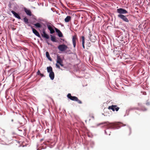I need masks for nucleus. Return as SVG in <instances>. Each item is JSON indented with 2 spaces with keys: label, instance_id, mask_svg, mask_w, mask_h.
Returning <instances> with one entry per match:
<instances>
[{
  "label": "nucleus",
  "instance_id": "nucleus-1",
  "mask_svg": "<svg viewBox=\"0 0 150 150\" xmlns=\"http://www.w3.org/2000/svg\"><path fill=\"white\" fill-rule=\"evenodd\" d=\"M47 72L49 74V76L51 80H54V74L52 70V67H47Z\"/></svg>",
  "mask_w": 150,
  "mask_h": 150
},
{
  "label": "nucleus",
  "instance_id": "nucleus-14",
  "mask_svg": "<svg viewBox=\"0 0 150 150\" xmlns=\"http://www.w3.org/2000/svg\"><path fill=\"white\" fill-rule=\"evenodd\" d=\"M51 40L54 42H57V41L55 37L54 36L51 35Z\"/></svg>",
  "mask_w": 150,
  "mask_h": 150
},
{
  "label": "nucleus",
  "instance_id": "nucleus-27",
  "mask_svg": "<svg viewBox=\"0 0 150 150\" xmlns=\"http://www.w3.org/2000/svg\"><path fill=\"white\" fill-rule=\"evenodd\" d=\"M55 65L57 68H58V69H60V66L59 64H56Z\"/></svg>",
  "mask_w": 150,
  "mask_h": 150
},
{
  "label": "nucleus",
  "instance_id": "nucleus-21",
  "mask_svg": "<svg viewBox=\"0 0 150 150\" xmlns=\"http://www.w3.org/2000/svg\"><path fill=\"white\" fill-rule=\"evenodd\" d=\"M37 74L40 75L41 77L43 76V75L42 74L40 73V70L38 71L37 72Z\"/></svg>",
  "mask_w": 150,
  "mask_h": 150
},
{
  "label": "nucleus",
  "instance_id": "nucleus-20",
  "mask_svg": "<svg viewBox=\"0 0 150 150\" xmlns=\"http://www.w3.org/2000/svg\"><path fill=\"white\" fill-rule=\"evenodd\" d=\"M23 20L25 23L26 24L28 23V20L26 17H24V18Z\"/></svg>",
  "mask_w": 150,
  "mask_h": 150
},
{
  "label": "nucleus",
  "instance_id": "nucleus-12",
  "mask_svg": "<svg viewBox=\"0 0 150 150\" xmlns=\"http://www.w3.org/2000/svg\"><path fill=\"white\" fill-rule=\"evenodd\" d=\"M76 39V38L75 36H73L72 37V41L74 47H75L76 46V42L75 40Z\"/></svg>",
  "mask_w": 150,
  "mask_h": 150
},
{
  "label": "nucleus",
  "instance_id": "nucleus-26",
  "mask_svg": "<svg viewBox=\"0 0 150 150\" xmlns=\"http://www.w3.org/2000/svg\"><path fill=\"white\" fill-rule=\"evenodd\" d=\"M76 101L78 102V103L79 104H81L82 103L81 101L79 100L78 98V100H76Z\"/></svg>",
  "mask_w": 150,
  "mask_h": 150
},
{
  "label": "nucleus",
  "instance_id": "nucleus-13",
  "mask_svg": "<svg viewBox=\"0 0 150 150\" xmlns=\"http://www.w3.org/2000/svg\"><path fill=\"white\" fill-rule=\"evenodd\" d=\"M71 17L70 16H68L64 19V21L65 22L67 23L70 20Z\"/></svg>",
  "mask_w": 150,
  "mask_h": 150
},
{
  "label": "nucleus",
  "instance_id": "nucleus-16",
  "mask_svg": "<svg viewBox=\"0 0 150 150\" xmlns=\"http://www.w3.org/2000/svg\"><path fill=\"white\" fill-rule=\"evenodd\" d=\"M57 63H58V64H60V63H61L62 62V61L61 60V59L60 58H59L58 57H57Z\"/></svg>",
  "mask_w": 150,
  "mask_h": 150
},
{
  "label": "nucleus",
  "instance_id": "nucleus-7",
  "mask_svg": "<svg viewBox=\"0 0 150 150\" xmlns=\"http://www.w3.org/2000/svg\"><path fill=\"white\" fill-rule=\"evenodd\" d=\"M119 108L118 107H117L115 105H112V106H110L109 107V109H111L113 111L115 110L117 111L118 110Z\"/></svg>",
  "mask_w": 150,
  "mask_h": 150
},
{
  "label": "nucleus",
  "instance_id": "nucleus-22",
  "mask_svg": "<svg viewBox=\"0 0 150 150\" xmlns=\"http://www.w3.org/2000/svg\"><path fill=\"white\" fill-rule=\"evenodd\" d=\"M42 149H46L47 147V145L45 144H43L41 146Z\"/></svg>",
  "mask_w": 150,
  "mask_h": 150
},
{
  "label": "nucleus",
  "instance_id": "nucleus-23",
  "mask_svg": "<svg viewBox=\"0 0 150 150\" xmlns=\"http://www.w3.org/2000/svg\"><path fill=\"white\" fill-rule=\"evenodd\" d=\"M58 36L60 37H62V34L61 32H59V33H58Z\"/></svg>",
  "mask_w": 150,
  "mask_h": 150
},
{
  "label": "nucleus",
  "instance_id": "nucleus-6",
  "mask_svg": "<svg viewBox=\"0 0 150 150\" xmlns=\"http://www.w3.org/2000/svg\"><path fill=\"white\" fill-rule=\"evenodd\" d=\"M67 98L71 100H72L76 101V100H78V98L76 96H71V94L70 93H68L67 96Z\"/></svg>",
  "mask_w": 150,
  "mask_h": 150
},
{
  "label": "nucleus",
  "instance_id": "nucleus-11",
  "mask_svg": "<svg viewBox=\"0 0 150 150\" xmlns=\"http://www.w3.org/2000/svg\"><path fill=\"white\" fill-rule=\"evenodd\" d=\"M24 11H25L27 14L30 16H31V11L26 8H24Z\"/></svg>",
  "mask_w": 150,
  "mask_h": 150
},
{
  "label": "nucleus",
  "instance_id": "nucleus-17",
  "mask_svg": "<svg viewBox=\"0 0 150 150\" xmlns=\"http://www.w3.org/2000/svg\"><path fill=\"white\" fill-rule=\"evenodd\" d=\"M105 133L107 135H110V132L109 129H107L105 130Z\"/></svg>",
  "mask_w": 150,
  "mask_h": 150
},
{
  "label": "nucleus",
  "instance_id": "nucleus-4",
  "mask_svg": "<svg viewBox=\"0 0 150 150\" xmlns=\"http://www.w3.org/2000/svg\"><path fill=\"white\" fill-rule=\"evenodd\" d=\"M117 12L120 14H125L127 13V12L125 10L122 8H119L117 9Z\"/></svg>",
  "mask_w": 150,
  "mask_h": 150
},
{
  "label": "nucleus",
  "instance_id": "nucleus-18",
  "mask_svg": "<svg viewBox=\"0 0 150 150\" xmlns=\"http://www.w3.org/2000/svg\"><path fill=\"white\" fill-rule=\"evenodd\" d=\"M42 36L44 38H47V34L44 32L42 34Z\"/></svg>",
  "mask_w": 150,
  "mask_h": 150
},
{
  "label": "nucleus",
  "instance_id": "nucleus-10",
  "mask_svg": "<svg viewBox=\"0 0 150 150\" xmlns=\"http://www.w3.org/2000/svg\"><path fill=\"white\" fill-rule=\"evenodd\" d=\"M11 13H12L13 14L14 16H15V17H16L17 18L19 19H21V18L18 14L17 13L13 11H11Z\"/></svg>",
  "mask_w": 150,
  "mask_h": 150
},
{
  "label": "nucleus",
  "instance_id": "nucleus-34",
  "mask_svg": "<svg viewBox=\"0 0 150 150\" xmlns=\"http://www.w3.org/2000/svg\"><path fill=\"white\" fill-rule=\"evenodd\" d=\"M92 117L93 118H94V117L93 116H92Z\"/></svg>",
  "mask_w": 150,
  "mask_h": 150
},
{
  "label": "nucleus",
  "instance_id": "nucleus-37",
  "mask_svg": "<svg viewBox=\"0 0 150 150\" xmlns=\"http://www.w3.org/2000/svg\"><path fill=\"white\" fill-rule=\"evenodd\" d=\"M41 140H43V139H42Z\"/></svg>",
  "mask_w": 150,
  "mask_h": 150
},
{
  "label": "nucleus",
  "instance_id": "nucleus-3",
  "mask_svg": "<svg viewBox=\"0 0 150 150\" xmlns=\"http://www.w3.org/2000/svg\"><path fill=\"white\" fill-rule=\"evenodd\" d=\"M68 48L67 45L64 44L60 45L58 46V48L62 52H63L66 50Z\"/></svg>",
  "mask_w": 150,
  "mask_h": 150
},
{
  "label": "nucleus",
  "instance_id": "nucleus-30",
  "mask_svg": "<svg viewBox=\"0 0 150 150\" xmlns=\"http://www.w3.org/2000/svg\"><path fill=\"white\" fill-rule=\"evenodd\" d=\"M22 120L23 121H25V120L24 118H23L22 119Z\"/></svg>",
  "mask_w": 150,
  "mask_h": 150
},
{
  "label": "nucleus",
  "instance_id": "nucleus-32",
  "mask_svg": "<svg viewBox=\"0 0 150 150\" xmlns=\"http://www.w3.org/2000/svg\"><path fill=\"white\" fill-rule=\"evenodd\" d=\"M47 39L49 38V36L48 35H47Z\"/></svg>",
  "mask_w": 150,
  "mask_h": 150
},
{
  "label": "nucleus",
  "instance_id": "nucleus-5",
  "mask_svg": "<svg viewBox=\"0 0 150 150\" xmlns=\"http://www.w3.org/2000/svg\"><path fill=\"white\" fill-rule=\"evenodd\" d=\"M118 17L126 22H129L128 19L125 16L122 14L118 15Z\"/></svg>",
  "mask_w": 150,
  "mask_h": 150
},
{
  "label": "nucleus",
  "instance_id": "nucleus-8",
  "mask_svg": "<svg viewBox=\"0 0 150 150\" xmlns=\"http://www.w3.org/2000/svg\"><path fill=\"white\" fill-rule=\"evenodd\" d=\"M105 125H107L109 128H112V127L115 126L117 124L115 123H105Z\"/></svg>",
  "mask_w": 150,
  "mask_h": 150
},
{
  "label": "nucleus",
  "instance_id": "nucleus-9",
  "mask_svg": "<svg viewBox=\"0 0 150 150\" xmlns=\"http://www.w3.org/2000/svg\"><path fill=\"white\" fill-rule=\"evenodd\" d=\"M31 28L32 29L33 33L35 34L38 37H40V34L35 29L33 28V26H31Z\"/></svg>",
  "mask_w": 150,
  "mask_h": 150
},
{
  "label": "nucleus",
  "instance_id": "nucleus-28",
  "mask_svg": "<svg viewBox=\"0 0 150 150\" xmlns=\"http://www.w3.org/2000/svg\"><path fill=\"white\" fill-rule=\"evenodd\" d=\"M59 64L61 65V66L62 67H63L64 66L63 64H62V62Z\"/></svg>",
  "mask_w": 150,
  "mask_h": 150
},
{
  "label": "nucleus",
  "instance_id": "nucleus-29",
  "mask_svg": "<svg viewBox=\"0 0 150 150\" xmlns=\"http://www.w3.org/2000/svg\"><path fill=\"white\" fill-rule=\"evenodd\" d=\"M20 124L22 125H24L25 124V123H23V122H21Z\"/></svg>",
  "mask_w": 150,
  "mask_h": 150
},
{
  "label": "nucleus",
  "instance_id": "nucleus-25",
  "mask_svg": "<svg viewBox=\"0 0 150 150\" xmlns=\"http://www.w3.org/2000/svg\"><path fill=\"white\" fill-rule=\"evenodd\" d=\"M55 30L56 32L57 33H59V32H61L60 30H59L57 28H55Z\"/></svg>",
  "mask_w": 150,
  "mask_h": 150
},
{
  "label": "nucleus",
  "instance_id": "nucleus-33",
  "mask_svg": "<svg viewBox=\"0 0 150 150\" xmlns=\"http://www.w3.org/2000/svg\"><path fill=\"white\" fill-rule=\"evenodd\" d=\"M146 110V109H145V110H143V111H144V110Z\"/></svg>",
  "mask_w": 150,
  "mask_h": 150
},
{
  "label": "nucleus",
  "instance_id": "nucleus-2",
  "mask_svg": "<svg viewBox=\"0 0 150 150\" xmlns=\"http://www.w3.org/2000/svg\"><path fill=\"white\" fill-rule=\"evenodd\" d=\"M55 28L53 25L50 23H47V28L50 31L51 34H52L54 33V29Z\"/></svg>",
  "mask_w": 150,
  "mask_h": 150
},
{
  "label": "nucleus",
  "instance_id": "nucleus-15",
  "mask_svg": "<svg viewBox=\"0 0 150 150\" xmlns=\"http://www.w3.org/2000/svg\"><path fill=\"white\" fill-rule=\"evenodd\" d=\"M82 45L84 49V38L83 36L82 37Z\"/></svg>",
  "mask_w": 150,
  "mask_h": 150
},
{
  "label": "nucleus",
  "instance_id": "nucleus-36",
  "mask_svg": "<svg viewBox=\"0 0 150 150\" xmlns=\"http://www.w3.org/2000/svg\"><path fill=\"white\" fill-rule=\"evenodd\" d=\"M89 35H90V36H91V35L89 34Z\"/></svg>",
  "mask_w": 150,
  "mask_h": 150
},
{
  "label": "nucleus",
  "instance_id": "nucleus-19",
  "mask_svg": "<svg viewBox=\"0 0 150 150\" xmlns=\"http://www.w3.org/2000/svg\"><path fill=\"white\" fill-rule=\"evenodd\" d=\"M34 25L36 27L38 28H40L41 27V25L40 23H35L34 24Z\"/></svg>",
  "mask_w": 150,
  "mask_h": 150
},
{
  "label": "nucleus",
  "instance_id": "nucleus-35",
  "mask_svg": "<svg viewBox=\"0 0 150 150\" xmlns=\"http://www.w3.org/2000/svg\"><path fill=\"white\" fill-rule=\"evenodd\" d=\"M129 129L130 130V128L129 127Z\"/></svg>",
  "mask_w": 150,
  "mask_h": 150
},
{
  "label": "nucleus",
  "instance_id": "nucleus-31",
  "mask_svg": "<svg viewBox=\"0 0 150 150\" xmlns=\"http://www.w3.org/2000/svg\"><path fill=\"white\" fill-rule=\"evenodd\" d=\"M46 57H47V52H46Z\"/></svg>",
  "mask_w": 150,
  "mask_h": 150
},
{
  "label": "nucleus",
  "instance_id": "nucleus-24",
  "mask_svg": "<svg viewBox=\"0 0 150 150\" xmlns=\"http://www.w3.org/2000/svg\"><path fill=\"white\" fill-rule=\"evenodd\" d=\"M47 59L50 61H52V59L50 57V54H49L48 52H47Z\"/></svg>",
  "mask_w": 150,
  "mask_h": 150
}]
</instances>
